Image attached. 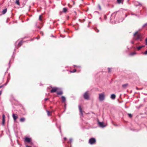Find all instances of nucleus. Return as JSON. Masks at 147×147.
<instances>
[{"label": "nucleus", "mask_w": 147, "mask_h": 147, "mask_svg": "<svg viewBox=\"0 0 147 147\" xmlns=\"http://www.w3.org/2000/svg\"><path fill=\"white\" fill-rule=\"evenodd\" d=\"M134 39L136 40L140 39L141 38V34L136 32L134 34Z\"/></svg>", "instance_id": "1"}, {"label": "nucleus", "mask_w": 147, "mask_h": 147, "mask_svg": "<svg viewBox=\"0 0 147 147\" xmlns=\"http://www.w3.org/2000/svg\"><path fill=\"white\" fill-rule=\"evenodd\" d=\"M99 99L100 101H102L105 99V95L104 93L99 94Z\"/></svg>", "instance_id": "2"}, {"label": "nucleus", "mask_w": 147, "mask_h": 147, "mask_svg": "<svg viewBox=\"0 0 147 147\" xmlns=\"http://www.w3.org/2000/svg\"><path fill=\"white\" fill-rule=\"evenodd\" d=\"M96 140L94 138H90L89 140V143L90 144H93L95 143Z\"/></svg>", "instance_id": "3"}, {"label": "nucleus", "mask_w": 147, "mask_h": 147, "mask_svg": "<svg viewBox=\"0 0 147 147\" xmlns=\"http://www.w3.org/2000/svg\"><path fill=\"white\" fill-rule=\"evenodd\" d=\"M84 98L85 99L88 100L89 98V97L88 95V92H86L83 95Z\"/></svg>", "instance_id": "4"}, {"label": "nucleus", "mask_w": 147, "mask_h": 147, "mask_svg": "<svg viewBox=\"0 0 147 147\" xmlns=\"http://www.w3.org/2000/svg\"><path fill=\"white\" fill-rule=\"evenodd\" d=\"M58 88L57 87H54L52 88V89L51 90L50 92L51 93H53L55 92L58 90Z\"/></svg>", "instance_id": "5"}, {"label": "nucleus", "mask_w": 147, "mask_h": 147, "mask_svg": "<svg viewBox=\"0 0 147 147\" xmlns=\"http://www.w3.org/2000/svg\"><path fill=\"white\" fill-rule=\"evenodd\" d=\"M98 124L100 127H104L105 126L104 125V123L102 122L98 121Z\"/></svg>", "instance_id": "6"}, {"label": "nucleus", "mask_w": 147, "mask_h": 147, "mask_svg": "<svg viewBox=\"0 0 147 147\" xmlns=\"http://www.w3.org/2000/svg\"><path fill=\"white\" fill-rule=\"evenodd\" d=\"M5 122V115L4 114H3L2 115V124L3 125H4Z\"/></svg>", "instance_id": "7"}, {"label": "nucleus", "mask_w": 147, "mask_h": 147, "mask_svg": "<svg viewBox=\"0 0 147 147\" xmlns=\"http://www.w3.org/2000/svg\"><path fill=\"white\" fill-rule=\"evenodd\" d=\"M12 117L14 121H15L18 118V116L14 114H13Z\"/></svg>", "instance_id": "8"}, {"label": "nucleus", "mask_w": 147, "mask_h": 147, "mask_svg": "<svg viewBox=\"0 0 147 147\" xmlns=\"http://www.w3.org/2000/svg\"><path fill=\"white\" fill-rule=\"evenodd\" d=\"M18 41H17L16 42V43H15V45H16V44H18V46H19V47L20 46H21V45H22L23 43V41H20L18 43H18Z\"/></svg>", "instance_id": "9"}, {"label": "nucleus", "mask_w": 147, "mask_h": 147, "mask_svg": "<svg viewBox=\"0 0 147 147\" xmlns=\"http://www.w3.org/2000/svg\"><path fill=\"white\" fill-rule=\"evenodd\" d=\"M25 141H26L27 142L29 143L31 142V139L30 138H28V137H26L25 138Z\"/></svg>", "instance_id": "10"}, {"label": "nucleus", "mask_w": 147, "mask_h": 147, "mask_svg": "<svg viewBox=\"0 0 147 147\" xmlns=\"http://www.w3.org/2000/svg\"><path fill=\"white\" fill-rule=\"evenodd\" d=\"M134 4L136 6L141 5V4L140 2L137 1L134 2Z\"/></svg>", "instance_id": "11"}, {"label": "nucleus", "mask_w": 147, "mask_h": 147, "mask_svg": "<svg viewBox=\"0 0 147 147\" xmlns=\"http://www.w3.org/2000/svg\"><path fill=\"white\" fill-rule=\"evenodd\" d=\"M78 107H79L80 111V113L81 115L82 116L83 115V113H82V110L81 108V106L80 105H79Z\"/></svg>", "instance_id": "12"}, {"label": "nucleus", "mask_w": 147, "mask_h": 147, "mask_svg": "<svg viewBox=\"0 0 147 147\" xmlns=\"http://www.w3.org/2000/svg\"><path fill=\"white\" fill-rule=\"evenodd\" d=\"M128 84L127 83L125 84H124L122 85V87L123 88H126L128 86Z\"/></svg>", "instance_id": "13"}, {"label": "nucleus", "mask_w": 147, "mask_h": 147, "mask_svg": "<svg viewBox=\"0 0 147 147\" xmlns=\"http://www.w3.org/2000/svg\"><path fill=\"white\" fill-rule=\"evenodd\" d=\"M116 97V96L115 94H111V98L113 99H114Z\"/></svg>", "instance_id": "14"}, {"label": "nucleus", "mask_w": 147, "mask_h": 147, "mask_svg": "<svg viewBox=\"0 0 147 147\" xmlns=\"http://www.w3.org/2000/svg\"><path fill=\"white\" fill-rule=\"evenodd\" d=\"M61 98L62 99V101L63 102H64L65 101V97L64 96H62L61 97Z\"/></svg>", "instance_id": "15"}, {"label": "nucleus", "mask_w": 147, "mask_h": 147, "mask_svg": "<svg viewBox=\"0 0 147 147\" xmlns=\"http://www.w3.org/2000/svg\"><path fill=\"white\" fill-rule=\"evenodd\" d=\"M145 47L144 45H143L142 46H139L137 48V49L138 50H140L142 48L144 47Z\"/></svg>", "instance_id": "16"}, {"label": "nucleus", "mask_w": 147, "mask_h": 147, "mask_svg": "<svg viewBox=\"0 0 147 147\" xmlns=\"http://www.w3.org/2000/svg\"><path fill=\"white\" fill-rule=\"evenodd\" d=\"M25 121V118L24 117L21 118L20 119V121L21 122H24Z\"/></svg>", "instance_id": "17"}, {"label": "nucleus", "mask_w": 147, "mask_h": 147, "mask_svg": "<svg viewBox=\"0 0 147 147\" xmlns=\"http://www.w3.org/2000/svg\"><path fill=\"white\" fill-rule=\"evenodd\" d=\"M7 9H4L2 11V13L3 14H5L7 12Z\"/></svg>", "instance_id": "18"}, {"label": "nucleus", "mask_w": 147, "mask_h": 147, "mask_svg": "<svg viewBox=\"0 0 147 147\" xmlns=\"http://www.w3.org/2000/svg\"><path fill=\"white\" fill-rule=\"evenodd\" d=\"M57 95H61L63 94V92L61 91L58 92H57Z\"/></svg>", "instance_id": "19"}, {"label": "nucleus", "mask_w": 147, "mask_h": 147, "mask_svg": "<svg viewBox=\"0 0 147 147\" xmlns=\"http://www.w3.org/2000/svg\"><path fill=\"white\" fill-rule=\"evenodd\" d=\"M123 0H117V3H123Z\"/></svg>", "instance_id": "20"}, {"label": "nucleus", "mask_w": 147, "mask_h": 147, "mask_svg": "<svg viewBox=\"0 0 147 147\" xmlns=\"http://www.w3.org/2000/svg\"><path fill=\"white\" fill-rule=\"evenodd\" d=\"M16 3L18 5H20V3H19V0H16Z\"/></svg>", "instance_id": "21"}, {"label": "nucleus", "mask_w": 147, "mask_h": 147, "mask_svg": "<svg viewBox=\"0 0 147 147\" xmlns=\"http://www.w3.org/2000/svg\"><path fill=\"white\" fill-rule=\"evenodd\" d=\"M67 8H64L63 9V11L64 12H65L67 11Z\"/></svg>", "instance_id": "22"}, {"label": "nucleus", "mask_w": 147, "mask_h": 147, "mask_svg": "<svg viewBox=\"0 0 147 147\" xmlns=\"http://www.w3.org/2000/svg\"><path fill=\"white\" fill-rule=\"evenodd\" d=\"M94 29L95 31L96 32H99V30H98L96 28H94Z\"/></svg>", "instance_id": "23"}, {"label": "nucleus", "mask_w": 147, "mask_h": 147, "mask_svg": "<svg viewBox=\"0 0 147 147\" xmlns=\"http://www.w3.org/2000/svg\"><path fill=\"white\" fill-rule=\"evenodd\" d=\"M47 115L48 116H51V114H50V112L49 111L47 110Z\"/></svg>", "instance_id": "24"}, {"label": "nucleus", "mask_w": 147, "mask_h": 147, "mask_svg": "<svg viewBox=\"0 0 147 147\" xmlns=\"http://www.w3.org/2000/svg\"><path fill=\"white\" fill-rule=\"evenodd\" d=\"M136 53L135 52H133V53H131L130 55H131V56H132V55H135V54H136Z\"/></svg>", "instance_id": "25"}, {"label": "nucleus", "mask_w": 147, "mask_h": 147, "mask_svg": "<svg viewBox=\"0 0 147 147\" xmlns=\"http://www.w3.org/2000/svg\"><path fill=\"white\" fill-rule=\"evenodd\" d=\"M98 7L99 8V9L100 10H101V7L100 6V5H99V4H98Z\"/></svg>", "instance_id": "26"}, {"label": "nucleus", "mask_w": 147, "mask_h": 147, "mask_svg": "<svg viewBox=\"0 0 147 147\" xmlns=\"http://www.w3.org/2000/svg\"><path fill=\"white\" fill-rule=\"evenodd\" d=\"M76 71V69H74L72 71H70V72L71 73H74Z\"/></svg>", "instance_id": "27"}, {"label": "nucleus", "mask_w": 147, "mask_h": 147, "mask_svg": "<svg viewBox=\"0 0 147 147\" xmlns=\"http://www.w3.org/2000/svg\"><path fill=\"white\" fill-rule=\"evenodd\" d=\"M147 25V23L145 24L144 25H143L142 26V27L144 28L145 27L146 25Z\"/></svg>", "instance_id": "28"}, {"label": "nucleus", "mask_w": 147, "mask_h": 147, "mask_svg": "<svg viewBox=\"0 0 147 147\" xmlns=\"http://www.w3.org/2000/svg\"><path fill=\"white\" fill-rule=\"evenodd\" d=\"M128 115L129 116L130 118L131 117H132V115L131 114H128Z\"/></svg>", "instance_id": "29"}, {"label": "nucleus", "mask_w": 147, "mask_h": 147, "mask_svg": "<svg viewBox=\"0 0 147 147\" xmlns=\"http://www.w3.org/2000/svg\"><path fill=\"white\" fill-rule=\"evenodd\" d=\"M108 72H111V68H108Z\"/></svg>", "instance_id": "30"}, {"label": "nucleus", "mask_w": 147, "mask_h": 147, "mask_svg": "<svg viewBox=\"0 0 147 147\" xmlns=\"http://www.w3.org/2000/svg\"><path fill=\"white\" fill-rule=\"evenodd\" d=\"M41 15H40L39 17V20L41 21L42 20V19L41 18Z\"/></svg>", "instance_id": "31"}, {"label": "nucleus", "mask_w": 147, "mask_h": 147, "mask_svg": "<svg viewBox=\"0 0 147 147\" xmlns=\"http://www.w3.org/2000/svg\"><path fill=\"white\" fill-rule=\"evenodd\" d=\"M144 54L145 55H147V50L144 53Z\"/></svg>", "instance_id": "32"}, {"label": "nucleus", "mask_w": 147, "mask_h": 147, "mask_svg": "<svg viewBox=\"0 0 147 147\" xmlns=\"http://www.w3.org/2000/svg\"><path fill=\"white\" fill-rule=\"evenodd\" d=\"M69 141L70 142V143H71L72 141V139L71 138H70L69 139Z\"/></svg>", "instance_id": "33"}, {"label": "nucleus", "mask_w": 147, "mask_h": 147, "mask_svg": "<svg viewBox=\"0 0 147 147\" xmlns=\"http://www.w3.org/2000/svg\"><path fill=\"white\" fill-rule=\"evenodd\" d=\"M145 42H146V45H147V38L146 39Z\"/></svg>", "instance_id": "34"}, {"label": "nucleus", "mask_w": 147, "mask_h": 147, "mask_svg": "<svg viewBox=\"0 0 147 147\" xmlns=\"http://www.w3.org/2000/svg\"><path fill=\"white\" fill-rule=\"evenodd\" d=\"M48 98H45V101H47V100H48Z\"/></svg>", "instance_id": "35"}, {"label": "nucleus", "mask_w": 147, "mask_h": 147, "mask_svg": "<svg viewBox=\"0 0 147 147\" xmlns=\"http://www.w3.org/2000/svg\"><path fill=\"white\" fill-rule=\"evenodd\" d=\"M131 42L132 44H134V42L133 41H131Z\"/></svg>", "instance_id": "36"}, {"label": "nucleus", "mask_w": 147, "mask_h": 147, "mask_svg": "<svg viewBox=\"0 0 147 147\" xmlns=\"http://www.w3.org/2000/svg\"><path fill=\"white\" fill-rule=\"evenodd\" d=\"M131 15H136V16H137L136 15V14H134L132 13H131Z\"/></svg>", "instance_id": "37"}, {"label": "nucleus", "mask_w": 147, "mask_h": 147, "mask_svg": "<svg viewBox=\"0 0 147 147\" xmlns=\"http://www.w3.org/2000/svg\"><path fill=\"white\" fill-rule=\"evenodd\" d=\"M2 91H0V96L1 94L2 93Z\"/></svg>", "instance_id": "38"}, {"label": "nucleus", "mask_w": 147, "mask_h": 147, "mask_svg": "<svg viewBox=\"0 0 147 147\" xmlns=\"http://www.w3.org/2000/svg\"><path fill=\"white\" fill-rule=\"evenodd\" d=\"M40 34L42 35H43V33L42 32H40Z\"/></svg>", "instance_id": "39"}, {"label": "nucleus", "mask_w": 147, "mask_h": 147, "mask_svg": "<svg viewBox=\"0 0 147 147\" xmlns=\"http://www.w3.org/2000/svg\"><path fill=\"white\" fill-rule=\"evenodd\" d=\"M26 147H31V146H28V145H26Z\"/></svg>", "instance_id": "40"}, {"label": "nucleus", "mask_w": 147, "mask_h": 147, "mask_svg": "<svg viewBox=\"0 0 147 147\" xmlns=\"http://www.w3.org/2000/svg\"><path fill=\"white\" fill-rule=\"evenodd\" d=\"M64 140H66V139H67V138H66L65 137V138H64Z\"/></svg>", "instance_id": "41"}, {"label": "nucleus", "mask_w": 147, "mask_h": 147, "mask_svg": "<svg viewBox=\"0 0 147 147\" xmlns=\"http://www.w3.org/2000/svg\"><path fill=\"white\" fill-rule=\"evenodd\" d=\"M3 87V86H0V88H2V87Z\"/></svg>", "instance_id": "42"}, {"label": "nucleus", "mask_w": 147, "mask_h": 147, "mask_svg": "<svg viewBox=\"0 0 147 147\" xmlns=\"http://www.w3.org/2000/svg\"><path fill=\"white\" fill-rule=\"evenodd\" d=\"M136 89H138V88H137V87H136Z\"/></svg>", "instance_id": "43"}, {"label": "nucleus", "mask_w": 147, "mask_h": 147, "mask_svg": "<svg viewBox=\"0 0 147 147\" xmlns=\"http://www.w3.org/2000/svg\"><path fill=\"white\" fill-rule=\"evenodd\" d=\"M74 67H76V65H74Z\"/></svg>", "instance_id": "44"}, {"label": "nucleus", "mask_w": 147, "mask_h": 147, "mask_svg": "<svg viewBox=\"0 0 147 147\" xmlns=\"http://www.w3.org/2000/svg\"><path fill=\"white\" fill-rule=\"evenodd\" d=\"M105 19H106V16H105Z\"/></svg>", "instance_id": "45"}, {"label": "nucleus", "mask_w": 147, "mask_h": 147, "mask_svg": "<svg viewBox=\"0 0 147 147\" xmlns=\"http://www.w3.org/2000/svg\"><path fill=\"white\" fill-rule=\"evenodd\" d=\"M140 41H142V40L141 39V40H140Z\"/></svg>", "instance_id": "46"}]
</instances>
